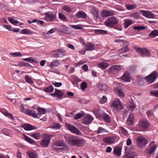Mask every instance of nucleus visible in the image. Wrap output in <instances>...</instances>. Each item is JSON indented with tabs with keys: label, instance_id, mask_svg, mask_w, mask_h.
<instances>
[{
	"label": "nucleus",
	"instance_id": "4d7b16f0",
	"mask_svg": "<svg viewBox=\"0 0 158 158\" xmlns=\"http://www.w3.org/2000/svg\"><path fill=\"white\" fill-rule=\"evenodd\" d=\"M25 79L27 82L28 83L31 84L33 83V80L28 75L25 76Z\"/></svg>",
	"mask_w": 158,
	"mask_h": 158
},
{
	"label": "nucleus",
	"instance_id": "6e6552de",
	"mask_svg": "<svg viewBox=\"0 0 158 158\" xmlns=\"http://www.w3.org/2000/svg\"><path fill=\"white\" fill-rule=\"evenodd\" d=\"M45 19L48 21H54L56 18V15L51 12H47L44 14Z\"/></svg>",
	"mask_w": 158,
	"mask_h": 158
},
{
	"label": "nucleus",
	"instance_id": "c9c22d12",
	"mask_svg": "<svg viewBox=\"0 0 158 158\" xmlns=\"http://www.w3.org/2000/svg\"><path fill=\"white\" fill-rule=\"evenodd\" d=\"M101 118H103L106 122L107 123H109L111 121V118L109 116L106 114H102Z\"/></svg>",
	"mask_w": 158,
	"mask_h": 158
},
{
	"label": "nucleus",
	"instance_id": "412c9836",
	"mask_svg": "<svg viewBox=\"0 0 158 158\" xmlns=\"http://www.w3.org/2000/svg\"><path fill=\"white\" fill-rule=\"evenodd\" d=\"M114 92L120 98H123L125 94L122 89L117 87L114 89Z\"/></svg>",
	"mask_w": 158,
	"mask_h": 158
},
{
	"label": "nucleus",
	"instance_id": "8fccbe9b",
	"mask_svg": "<svg viewBox=\"0 0 158 158\" xmlns=\"http://www.w3.org/2000/svg\"><path fill=\"white\" fill-rule=\"evenodd\" d=\"M54 90V88L52 85H50L49 87L44 88V91L45 92L48 93H51Z\"/></svg>",
	"mask_w": 158,
	"mask_h": 158
},
{
	"label": "nucleus",
	"instance_id": "864d4df0",
	"mask_svg": "<svg viewBox=\"0 0 158 158\" xmlns=\"http://www.w3.org/2000/svg\"><path fill=\"white\" fill-rule=\"evenodd\" d=\"M55 92L58 98H60L63 96V94L60 90L56 89Z\"/></svg>",
	"mask_w": 158,
	"mask_h": 158
},
{
	"label": "nucleus",
	"instance_id": "49530a36",
	"mask_svg": "<svg viewBox=\"0 0 158 158\" xmlns=\"http://www.w3.org/2000/svg\"><path fill=\"white\" fill-rule=\"evenodd\" d=\"M130 50V48L128 46H123L121 49L119 50V52L123 53L126 52Z\"/></svg>",
	"mask_w": 158,
	"mask_h": 158
},
{
	"label": "nucleus",
	"instance_id": "2eb2a0df",
	"mask_svg": "<svg viewBox=\"0 0 158 158\" xmlns=\"http://www.w3.org/2000/svg\"><path fill=\"white\" fill-rule=\"evenodd\" d=\"M114 11L103 10L102 11L101 16L102 18H106L114 15Z\"/></svg>",
	"mask_w": 158,
	"mask_h": 158
},
{
	"label": "nucleus",
	"instance_id": "338daca9",
	"mask_svg": "<svg viewBox=\"0 0 158 158\" xmlns=\"http://www.w3.org/2000/svg\"><path fill=\"white\" fill-rule=\"evenodd\" d=\"M77 127L81 130L83 131H85L87 130V127L85 126L82 125L81 124H78L77 125Z\"/></svg>",
	"mask_w": 158,
	"mask_h": 158
},
{
	"label": "nucleus",
	"instance_id": "f03ea898",
	"mask_svg": "<svg viewBox=\"0 0 158 158\" xmlns=\"http://www.w3.org/2000/svg\"><path fill=\"white\" fill-rule=\"evenodd\" d=\"M118 23L116 18L114 17L109 18L105 22V25L109 27H112L116 25Z\"/></svg>",
	"mask_w": 158,
	"mask_h": 158
},
{
	"label": "nucleus",
	"instance_id": "f8f14e48",
	"mask_svg": "<svg viewBox=\"0 0 158 158\" xmlns=\"http://www.w3.org/2000/svg\"><path fill=\"white\" fill-rule=\"evenodd\" d=\"M22 112L26 114L31 116L33 118H37L38 115L36 112L30 109H25L23 107L22 108Z\"/></svg>",
	"mask_w": 158,
	"mask_h": 158
},
{
	"label": "nucleus",
	"instance_id": "7c9ffc66",
	"mask_svg": "<svg viewBox=\"0 0 158 158\" xmlns=\"http://www.w3.org/2000/svg\"><path fill=\"white\" fill-rule=\"evenodd\" d=\"M109 66V64L105 62H103L97 64L98 67L103 69H106Z\"/></svg>",
	"mask_w": 158,
	"mask_h": 158
},
{
	"label": "nucleus",
	"instance_id": "dca6fc26",
	"mask_svg": "<svg viewBox=\"0 0 158 158\" xmlns=\"http://www.w3.org/2000/svg\"><path fill=\"white\" fill-rule=\"evenodd\" d=\"M154 142L152 141L150 144V147L148 148L147 150V153L148 154H153L155 151L157 146L156 145H154Z\"/></svg>",
	"mask_w": 158,
	"mask_h": 158
},
{
	"label": "nucleus",
	"instance_id": "774afa93",
	"mask_svg": "<svg viewBox=\"0 0 158 158\" xmlns=\"http://www.w3.org/2000/svg\"><path fill=\"white\" fill-rule=\"evenodd\" d=\"M120 128L121 131L123 134L124 135H127L128 134V132L127 131L122 127H121Z\"/></svg>",
	"mask_w": 158,
	"mask_h": 158
},
{
	"label": "nucleus",
	"instance_id": "0e129e2a",
	"mask_svg": "<svg viewBox=\"0 0 158 158\" xmlns=\"http://www.w3.org/2000/svg\"><path fill=\"white\" fill-rule=\"evenodd\" d=\"M107 101V98L105 96H103L101 99L100 102L101 103L103 104L105 103Z\"/></svg>",
	"mask_w": 158,
	"mask_h": 158
},
{
	"label": "nucleus",
	"instance_id": "aec40b11",
	"mask_svg": "<svg viewBox=\"0 0 158 158\" xmlns=\"http://www.w3.org/2000/svg\"><path fill=\"white\" fill-rule=\"evenodd\" d=\"M136 156V153L130 151L125 153L123 158H135Z\"/></svg>",
	"mask_w": 158,
	"mask_h": 158
},
{
	"label": "nucleus",
	"instance_id": "e433bc0d",
	"mask_svg": "<svg viewBox=\"0 0 158 158\" xmlns=\"http://www.w3.org/2000/svg\"><path fill=\"white\" fill-rule=\"evenodd\" d=\"M129 17L133 19H138L139 18V14L138 12L133 13L129 15Z\"/></svg>",
	"mask_w": 158,
	"mask_h": 158
},
{
	"label": "nucleus",
	"instance_id": "b1692460",
	"mask_svg": "<svg viewBox=\"0 0 158 158\" xmlns=\"http://www.w3.org/2000/svg\"><path fill=\"white\" fill-rule=\"evenodd\" d=\"M90 11L92 12L95 19L97 20L99 18V16L98 14V10L95 8H93Z\"/></svg>",
	"mask_w": 158,
	"mask_h": 158
},
{
	"label": "nucleus",
	"instance_id": "13d9d810",
	"mask_svg": "<svg viewBox=\"0 0 158 158\" xmlns=\"http://www.w3.org/2000/svg\"><path fill=\"white\" fill-rule=\"evenodd\" d=\"M10 54L12 56H13L14 57L21 56H22L21 53L19 52H16L13 53H10Z\"/></svg>",
	"mask_w": 158,
	"mask_h": 158
},
{
	"label": "nucleus",
	"instance_id": "c03bdc74",
	"mask_svg": "<svg viewBox=\"0 0 158 158\" xmlns=\"http://www.w3.org/2000/svg\"><path fill=\"white\" fill-rule=\"evenodd\" d=\"M37 110L38 111V114H44L46 112L45 109L40 107H37Z\"/></svg>",
	"mask_w": 158,
	"mask_h": 158
},
{
	"label": "nucleus",
	"instance_id": "69168bd1",
	"mask_svg": "<svg viewBox=\"0 0 158 158\" xmlns=\"http://www.w3.org/2000/svg\"><path fill=\"white\" fill-rule=\"evenodd\" d=\"M87 85L85 81L82 82L81 85V87L82 90H84L86 88Z\"/></svg>",
	"mask_w": 158,
	"mask_h": 158
},
{
	"label": "nucleus",
	"instance_id": "bf43d9fd",
	"mask_svg": "<svg viewBox=\"0 0 158 158\" xmlns=\"http://www.w3.org/2000/svg\"><path fill=\"white\" fill-rule=\"evenodd\" d=\"M59 30L61 32H66L67 31V27L64 25H62L60 27Z\"/></svg>",
	"mask_w": 158,
	"mask_h": 158
},
{
	"label": "nucleus",
	"instance_id": "5fc2aeb1",
	"mask_svg": "<svg viewBox=\"0 0 158 158\" xmlns=\"http://www.w3.org/2000/svg\"><path fill=\"white\" fill-rule=\"evenodd\" d=\"M8 19L9 21L13 24L16 25L19 23V22L17 20L14 19L11 17H8Z\"/></svg>",
	"mask_w": 158,
	"mask_h": 158
},
{
	"label": "nucleus",
	"instance_id": "ea45409f",
	"mask_svg": "<svg viewBox=\"0 0 158 158\" xmlns=\"http://www.w3.org/2000/svg\"><path fill=\"white\" fill-rule=\"evenodd\" d=\"M21 34H31L32 32L30 30L27 29H25L22 30L20 32Z\"/></svg>",
	"mask_w": 158,
	"mask_h": 158
},
{
	"label": "nucleus",
	"instance_id": "680f3d73",
	"mask_svg": "<svg viewBox=\"0 0 158 158\" xmlns=\"http://www.w3.org/2000/svg\"><path fill=\"white\" fill-rule=\"evenodd\" d=\"M134 28L135 30H137L138 31H140L145 29V27L143 26H134Z\"/></svg>",
	"mask_w": 158,
	"mask_h": 158
},
{
	"label": "nucleus",
	"instance_id": "f3484780",
	"mask_svg": "<svg viewBox=\"0 0 158 158\" xmlns=\"http://www.w3.org/2000/svg\"><path fill=\"white\" fill-rule=\"evenodd\" d=\"M93 120V117L89 114H88L83 118L82 123L85 125H89Z\"/></svg>",
	"mask_w": 158,
	"mask_h": 158
},
{
	"label": "nucleus",
	"instance_id": "4468645a",
	"mask_svg": "<svg viewBox=\"0 0 158 158\" xmlns=\"http://www.w3.org/2000/svg\"><path fill=\"white\" fill-rule=\"evenodd\" d=\"M54 146H56L59 147H64L65 149H68V146L66 144L64 141L61 140L56 141L53 143Z\"/></svg>",
	"mask_w": 158,
	"mask_h": 158
},
{
	"label": "nucleus",
	"instance_id": "09e8293b",
	"mask_svg": "<svg viewBox=\"0 0 158 158\" xmlns=\"http://www.w3.org/2000/svg\"><path fill=\"white\" fill-rule=\"evenodd\" d=\"M157 35H158V30H153L149 34V36L150 37H154Z\"/></svg>",
	"mask_w": 158,
	"mask_h": 158
},
{
	"label": "nucleus",
	"instance_id": "39448f33",
	"mask_svg": "<svg viewBox=\"0 0 158 158\" xmlns=\"http://www.w3.org/2000/svg\"><path fill=\"white\" fill-rule=\"evenodd\" d=\"M158 76V73L155 71L151 73L149 75L145 77L144 78L148 82L152 83L156 79Z\"/></svg>",
	"mask_w": 158,
	"mask_h": 158
},
{
	"label": "nucleus",
	"instance_id": "cd10ccee",
	"mask_svg": "<svg viewBox=\"0 0 158 158\" xmlns=\"http://www.w3.org/2000/svg\"><path fill=\"white\" fill-rule=\"evenodd\" d=\"M85 47L86 51H92L94 50L95 49V46L94 44L90 42H88L87 43Z\"/></svg>",
	"mask_w": 158,
	"mask_h": 158
},
{
	"label": "nucleus",
	"instance_id": "a211bd4d",
	"mask_svg": "<svg viewBox=\"0 0 158 158\" xmlns=\"http://www.w3.org/2000/svg\"><path fill=\"white\" fill-rule=\"evenodd\" d=\"M115 140V137L114 136H109L103 138V141L106 143L110 144L113 143Z\"/></svg>",
	"mask_w": 158,
	"mask_h": 158
},
{
	"label": "nucleus",
	"instance_id": "f704fd0d",
	"mask_svg": "<svg viewBox=\"0 0 158 158\" xmlns=\"http://www.w3.org/2000/svg\"><path fill=\"white\" fill-rule=\"evenodd\" d=\"M107 86L105 84L98 83V88L99 89L105 91L107 88Z\"/></svg>",
	"mask_w": 158,
	"mask_h": 158
},
{
	"label": "nucleus",
	"instance_id": "ddd939ff",
	"mask_svg": "<svg viewBox=\"0 0 158 158\" xmlns=\"http://www.w3.org/2000/svg\"><path fill=\"white\" fill-rule=\"evenodd\" d=\"M149 123L148 120L145 118L142 119L140 121L139 123L140 126L143 129H147L149 126Z\"/></svg>",
	"mask_w": 158,
	"mask_h": 158
},
{
	"label": "nucleus",
	"instance_id": "473e14b6",
	"mask_svg": "<svg viewBox=\"0 0 158 158\" xmlns=\"http://www.w3.org/2000/svg\"><path fill=\"white\" fill-rule=\"evenodd\" d=\"M122 148L121 147H118L115 148L114 150V154L115 155L119 156L121 154V152L122 150Z\"/></svg>",
	"mask_w": 158,
	"mask_h": 158
},
{
	"label": "nucleus",
	"instance_id": "a19ab883",
	"mask_svg": "<svg viewBox=\"0 0 158 158\" xmlns=\"http://www.w3.org/2000/svg\"><path fill=\"white\" fill-rule=\"evenodd\" d=\"M143 79L140 77H139L137 78L135 84L138 85H141L143 84Z\"/></svg>",
	"mask_w": 158,
	"mask_h": 158
},
{
	"label": "nucleus",
	"instance_id": "de8ad7c7",
	"mask_svg": "<svg viewBox=\"0 0 158 158\" xmlns=\"http://www.w3.org/2000/svg\"><path fill=\"white\" fill-rule=\"evenodd\" d=\"M62 9L68 13H70L72 11V9L70 7L67 5H64Z\"/></svg>",
	"mask_w": 158,
	"mask_h": 158
},
{
	"label": "nucleus",
	"instance_id": "2f4dec72",
	"mask_svg": "<svg viewBox=\"0 0 158 158\" xmlns=\"http://www.w3.org/2000/svg\"><path fill=\"white\" fill-rule=\"evenodd\" d=\"M94 32L96 34L104 35L107 34V31L102 29L94 30Z\"/></svg>",
	"mask_w": 158,
	"mask_h": 158
},
{
	"label": "nucleus",
	"instance_id": "bb28decb",
	"mask_svg": "<svg viewBox=\"0 0 158 158\" xmlns=\"http://www.w3.org/2000/svg\"><path fill=\"white\" fill-rule=\"evenodd\" d=\"M134 121V115L133 114H130L127 120V123L129 125H132Z\"/></svg>",
	"mask_w": 158,
	"mask_h": 158
},
{
	"label": "nucleus",
	"instance_id": "c756f323",
	"mask_svg": "<svg viewBox=\"0 0 158 158\" xmlns=\"http://www.w3.org/2000/svg\"><path fill=\"white\" fill-rule=\"evenodd\" d=\"M76 16L78 18L86 19V15L84 12L79 11L76 14Z\"/></svg>",
	"mask_w": 158,
	"mask_h": 158
},
{
	"label": "nucleus",
	"instance_id": "4be33fe9",
	"mask_svg": "<svg viewBox=\"0 0 158 158\" xmlns=\"http://www.w3.org/2000/svg\"><path fill=\"white\" fill-rule=\"evenodd\" d=\"M134 23L132 19H127L125 20L124 22L123 25L125 28H127L130 26Z\"/></svg>",
	"mask_w": 158,
	"mask_h": 158
},
{
	"label": "nucleus",
	"instance_id": "393cba45",
	"mask_svg": "<svg viewBox=\"0 0 158 158\" xmlns=\"http://www.w3.org/2000/svg\"><path fill=\"white\" fill-rule=\"evenodd\" d=\"M22 127L25 129L27 131H30L36 129V127L29 124H23Z\"/></svg>",
	"mask_w": 158,
	"mask_h": 158
},
{
	"label": "nucleus",
	"instance_id": "c85d7f7f",
	"mask_svg": "<svg viewBox=\"0 0 158 158\" xmlns=\"http://www.w3.org/2000/svg\"><path fill=\"white\" fill-rule=\"evenodd\" d=\"M27 154L29 158H38V155L36 153L31 151H28Z\"/></svg>",
	"mask_w": 158,
	"mask_h": 158
},
{
	"label": "nucleus",
	"instance_id": "e2e57ef3",
	"mask_svg": "<svg viewBox=\"0 0 158 158\" xmlns=\"http://www.w3.org/2000/svg\"><path fill=\"white\" fill-rule=\"evenodd\" d=\"M55 30H56L55 28L52 29L50 30H49V31H48V32L47 33H43V35L44 36H46V35L48 34L53 33H54V32Z\"/></svg>",
	"mask_w": 158,
	"mask_h": 158
},
{
	"label": "nucleus",
	"instance_id": "4c0bfd02",
	"mask_svg": "<svg viewBox=\"0 0 158 158\" xmlns=\"http://www.w3.org/2000/svg\"><path fill=\"white\" fill-rule=\"evenodd\" d=\"M101 110L100 109H94L93 111V113L96 116L97 118L101 117L102 114L101 113Z\"/></svg>",
	"mask_w": 158,
	"mask_h": 158
},
{
	"label": "nucleus",
	"instance_id": "58836bf2",
	"mask_svg": "<svg viewBox=\"0 0 158 158\" xmlns=\"http://www.w3.org/2000/svg\"><path fill=\"white\" fill-rule=\"evenodd\" d=\"M24 137L25 140L27 141L28 142H29V143L32 144H35V142L33 139L28 137L26 135H24Z\"/></svg>",
	"mask_w": 158,
	"mask_h": 158
},
{
	"label": "nucleus",
	"instance_id": "20e7f679",
	"mask_svg": "<svg viewBox=\"0 0 158 158\" xmlns=\"http://www.w3.org/2000/svg\"><path fill=\"white\" fill-rule=\"evenodd\" d=\"M137 52L142 56L149 57L150 56V52L145 48H135Z\"/></svg>",
	"mask_w": 158,
	"mask_h": 158
},
{
	"label": "nucleus",
	"instance_id": "1a4fd4ad",
	"mask_svg": "<svg viewBox=\"0 0 158 158\" xmlns=\"http://www.w3.org/2000/svg\"><path fill=\"white\" fill-rule=\"evenodd\" d=\"M140 13L147 18L155 19L156 18L155 15L150 11L142 10H140Z\"/></svg>",
	"mask_w": 158,
	"mask_h": 158
},
{
	"label": "nucleus",
	"instance_id": "3c124183",
	"mask_svg": "<svg viewBox=\"0 0 158 158\" xmlns=\"http://www.w3.org/2000/svg\"><path fill=\"white\" fill-rule=\"evenodd\" d=\"M59 18L63 21H66L67 19L66 16L62 13H59Z\"/></svg>",
	"mask_w": 158,
	"mask_h": 158
},
{
	"label": "nucleus",
	"instance_id": "79ce46f5",
	"mask_svg": "<svg viewBox=\"0 0 158 158\" xmlns=\"http://www.w3.org/2000/svg\"><path fill=\"white\" fill-rule=\"evenodd\" d=\"M125 7L127 10H133L136 8L137 6L135 4H126Z\"/></svg>",
	"mask_w": 158,
	"mask_h": 158
},
{
	"label": "nucleus",
	"instance_id": "423d86ee",
	"mask_svg": "<svg viewBox=\"0 0 158 158\" xmlns=\"http://www.w3.org/2000/svg\"><path fill=\"white\" fill-rule=\"evenodd\" d=\"M136 143L139 147H142L147 144V140L142 136H139L137 138Z\"/></svg>",
	"mask_w": 158,
	"mask_h": 158
},
{
	"label": "nucleus",
	"instance_id": "0eeeda50",
	"mask_svg": "<svg viewBox=\"0 0 158 158\" xmlns=\"http://www.w3.org/2000/svg\"><path fill=\"white\" fill-rule=\"evenodd\" d=\"M68 130L72 133H75L77 135H80L81 134V132L79 131L75 126L72 125L69 123H67L66 124Z\"/></svg>",
	"mask_w": 158,
	"mask_h": 158
},
{
	"label": "nucleus",
	"instance_id": "37998d69",
	"mask_svg": "<svg viewBox=\"0 0 158 158\" xmlns=\"http://www.w3.org/2000/svg\"><path fill=\"white\" fill-rule=\"evenodd\" d=\"M30 136L37 140L40 139L41 137L40 135L38 132H35L34 134H31L30 135Z\"/></svg>",
	"mask_w": 158,
	"mask_h": 158
},
{
	"label": "nucleus",
	"instance_id": "f257e3e1",
	"mask_svg": "<svg viewBox=\"0 0 158 158\" xmlns=\"http://www.w3.org/2000/svg\"><path fill=\"white\" fill-rule=\"evenodd\" d=\"M110 106L115 110H121L123 109L122 103L118 98L115 99L111 103Z\"/></svg>",
	"mask_w": 158,
	"mask_h": 158
},
{
	"label": "nucleus",
	"instance_id": "5701e85b",
	"mask_svg": "<svg viewBox=\"0 0 158 158\" xmlns=\"http://www.w3.org/2000/svg\"><path fill=\"white\" fill-rule=\"evenodd\" d=\"M50 141V139L49 138H45L41 141L40 144L42 147L46 148L47 147Z\"/></svg>",
	"mask_w": 158,
	"mask_h": 158
},
{
	"label": "nucleus",
	"instance_id": "9d476101",
	"mask_svg": "<svg viewBox=\"0 0 158 158\" xmlns=\"http://www.w3.org/2000/svg\"><path fill=\"white\" fill-rule=\"evenodd\" d=\"M85 143L86 142L84 139L82 138L77 136L74 146L81 147L84 146Z\"/></svg>",
	"mask_w": 158,
	"mask_h": 158
},
{
	"label": "nucleus",
	"instance_id": "052dcab7",
	"mask_svg": "<svg viewBox=\"0 0 158 158\" xmlns=\"http://www.w3.org/2000/svg\"><path fill=\"white\" fill-rule=\"evenodd\" d=\"M150 94L152 96L158 98V90L152 91L150 92Z\"/></svg>",
	"mask_w": 158,
	"mask_h": 158
},
{
	"label": "nucleus",
	"instance_id": "a18cd8bd",
	"mask_svg": "<svg viewBox=\"0 0 158 158\" xmlns=\"http://www.w3.org/2000/svg\"><path fill=\"white\" fill-rule=\"evenodd\" d=\"M23 60L26 61L30 63H37L36 60H35L33 58L31 57L24 58Z\"/></svg>",
	"mask_w": 158,
	"mask_h": 158
},
{
	"label": "nucleus",
	"instance_id": "9b49d317",
	"mask_svg": "<svg viewBox=\"0 0 158 158\" xmlns=\"http://www.w3.org/2000/svg\"><path fill=\"white\" fill-rule=\"evenodd\" d=\"M121 69L119 65H115L111 66L108 69V73L110 74H115Z\"/></svg>",
	"mask_w": 158,
	"mask_h": 158
},
{
	"label": "nucleus",
	"instance_id": "72a5a7b5",
	"mask_svg": "<svg viewBox=\"0 0 158 158\" xmlns=\"http://www.w3.org/2000/svg\"><path fill=\"white\" fill-rule=\"evenodd\" d=\"M85 113L82 111L79 113L75 114L73 116V118L75 119H77L81 118L85 115Z\"/></svg>",
	"mask_w": 158,
	"mask_h": 158
},
{
	"label": "nucleus",
	"instance_id": "603ef678",
	"mask_svg": "<svg viewBox=\"0 0 158 158\" xmlns=\"http://www.w3.org/2000/svg\"><path fill=\"white\" fill-rule=\"evenodd\" d=\"M59 64V61L58 60H56L52 62L50 64V66L52 68L57 66Z\"/></svg>",
	"mask_w": 158,
	"mask_h": 158
},
{
	"label": "nucleus",
	"instance_id": "6ab92c4d",
	"mask_svg": "<svg viewBox=\"0 0 158 158\" xmlns=\"http://www.w3.org/2000/svg\"><path fill=\"white\" fill-rule=\"evenodd\" d=\"M121 80L127 82H130L131 81V77L130 74L126 72L121 77Z\"/></svg>",
	"mask_w": 158,
	"mask_h": 158
},
{
	"label": "nucleus",
	"instance_id": "6e6d98bb",
	"mask_svg": "<svg viewBox=\"0 0 158 158\" xmlns=\"http://www.w3.org/2000/svg\"><path fill=\"white\" fill-rule=\"evenodd\" d=\"M51 127L54 129H60L61 127L59 123H54L51 126Z\"/></svg>",
	"mask_w": 158,
	"mask_h": 158
},
{
	"label": "nucleus",
	"instance_id": "7ed1b4c3",
	"mask_svg": "<svg viewBox=\"0 0 158 158\" xmlns=\"http://www.w3.org/2000/svg\"><path fill=\"white\" fill-rule=\"evenodd\" d=\"M77 136L72 135H66L64 136L66 142L69 145L74 146Z\"/></svg>",
	"mask_w": 158,
	"mask_h": 158
},
{
	"label": "nucleus",
	"instance_id": "a878e982",
	"mask_svg": "<svg viewBox=\"0 0 158 158\" xmlns=\"http://www.w3.org/2000/svg\"><path fill=\"white\" fill-rule=\"evenodd\" d=\"M66 52V50H65L64 48H61L59 49H56L55 50L52 51L53 52H57V53L61 55L60 56H59V57H63L64 56V52Z\"/></svg>",
	"mask_w": 158,
	"mask_h": 158
}]
</instances>
